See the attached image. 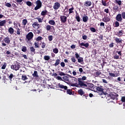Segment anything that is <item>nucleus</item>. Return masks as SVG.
Instances as JSON below:
<instances>
[{
	"label": "nucleus",
	"mask_w": 125,
	"mask_h": 125,
	"mask_svg": "<svg viewBox=\"0 0 125 125\" xmlns=\"http://www.w3.org/2000/svg\"><path fill=\"white\" fill-rule=\"evenodd\" d=\"M116 53H118V55L120 56H122V50L121 51H117Z\"/></svg>",
	"instance_id": "obj_61"
},
{
	"label": "nucleus",
	"mask_w": 125,
	"mask_h": 125,
	"mask_svg": "<svg viewBox=\"0 0 125 125\" xmlns=\"http://www.w3.org/2000/svg\"><path fill=\"white\" fill-rule=\"evenodd\" d=\"M53 51L54 53H55L56 54H57L59 51L58 48H56L54 49L53 50Z\"/></svg>",
	"instance_id": "obj_53"
},
{
	"label": "nucleus",
	"mask_w": 125,
	"mask_h": 125,
	"mask_svg": "<svg viewBox=\"0 0 125 125\" xmlns=\"http://www.w3.org/2000/svg\"><path fill=\"white\" fill-rule=\"evenodd\" d=\"M5 5L7 6V7H11L12 6L11 4L9 2L6 3Z\"/></svg>",
	"instance_id": "obj_54"
},
{
	"label": "nucleus",
	"mask_w": 125,
	"mask_h": 125,
	"mask_svg": "<svg viewBox=\"0 0 125 125\" xmlns=\"http://www.w3.org/2000/svg\"><path fill=\"white\" fill-rule=\"evenodd\" d=\"M111 19L108 17H104V18L103 19V21L104 22H105V23H107V22H109Z\"/></svg>",
	"instance_id": "obj_20"
},
{
	"label": "nucleus",
	"mask_w": 125,
	"mask_h": 125,
	"mask_svg": "<svg viewBox=\"0 0 125 125\" xmlns=\"http://www.w3.org/2000/svg\"><path fill=\"white\" fill-rule=\"evenodd\" d=\"M21 80H22V81H26V80H28V77H27L26 75H22Z\"/></svg>",
	"instance_id": "obj_38"
},
{
	"label": "nucleus",
	"mask_w": 125,
	"mask_h": 125,
	"mask_svg": "<svg viewBox=\"0 0 125 125\" xmlns=\"http://www.w3.org/2000/svg\"><path fill=\"white\" fill-rule=\"evenodd\" d=\"M36 6L34 8V10H38L40 9V8H42V1H41V0H37L36 1Z\"/></svg>",
	"instance_id": "obj_6"
},
{
	"label": "nucleus",
	"mask_w": 125,
	"mask_h": 125,
	"mask_svg": "<svg viewBox=\"0 0 125 125\" xmlns=\"http://www.w3.org/2000/svg\"><path fill=\"white\" fill-rule=\"evenodd\" d=\"M112 9L114 12H117V11H119V6L116 5L112 8Z\"/></svg>",
	"instance_id": "obj_25"
},
{
	"label": "nucleus",
	"mask_w": 125,
	"mask_h": 125,
	"mask_svg": "<svg viewBox=\"0 0 125 125\" xmlns=\"http://www.w3.org/2000/svg\"><path fill=\"white\" fill-rule=\"evenodd\" d=\"M6 66H7V64L6 63V62H4L1 69H2V70H5V68H6Z\"/></svg>",
	"instance_id": "obj_41"
},
{
	"label": "nucleus",
	"mask_w": 125,
	"mask_h": 125,
	"mask_svg": "<svg viewBox=\"0 0 125 125\" xmlns=\"http://www.w3.org/2000/svg\"><path fill=\"white\" fill-rule=\"evenodd\" d=\"M101 74H102V73L100 71H96L95 73V75L96 77H99V76H100V75H101Z\"/></svg>",
	"instance_id": "obj_35"
},
{
	"label": "nucleus",
	"mask_w": 125,
	"mask_h": 125,
	"mask_svg": "<svg viewBox=\"0 0 125 125\" xmlns=\"http://www.w3.org/2000/svg\"><path fill=\"white\" fill-rule=\"evenodd\" d=\"M124 34V30H120L117 33V36L119 37V38H121L122 36H123V34Z\"/></svg>",
	"instance_id": "obj_21"
},
{
	"label": "nucleus",
	"mask_w": 125,
	"mask_h": 125,
	"mask_svg": "<svg viewBox=\"0 0 125 125\" xmlns=\"http://www.w3.org/2000/svg\"><path fill=\"white\" fill-rule=\"evenodd\" d=\"M46 13H47V10H45L41 12V15L42 16H45L46 15Z\"/></svg>",
	"instance_id": "obj_31"
},
{
	"label": "nucleus",
	"mask_w": 125,
	"mask_h": 125,
	"mask_svg": "<svg viewBox=\"0 0 125 125\" xmlns=\"http://www.w3.org/2000/svg\"><path fill=\"white\" fill-rule=\"evenodd\" d=\"M71 60L73 63H76V62H77V60H76V57L74 56L71 58Z\"/></svg>",
	"instance_id": "obj_45"
},
{
	"label": "nucleus",
	"mask_w": 125,
	"mask_h": 125,
	"mask_svg": "<svg viewBox=\"0 0 125 125\" xmlns=\"http://www.w3.org/2000/svg\"><path fill=\"white\" fill-rule=\"evenodd\" d=\"M102 3L103 5H104V6H107V3H106V1H105L104 0H102Z\"/></svg>",
	"instance_id": "obj_48"
},
{
	"label": "nucleus",
	"mask_w": 125,
	"mask_h": 125,
	"mask_svg": "<svg viewBox=\"0 0 125 125\" xmlns=\"http://www.w3.org/2000/svg\"><path fill=\"white\" fill-rule=\"evenodd\" d=\"M14 77H15V75H13V74L11 73L10 74V75L9 76V79L10 80V81H12V79H13V78H14Z\"/></svg>",
	"instance_id": "obj_34"
},
{
	"label": "nucleus",
	"mask_w": 125,
	"mask_h": 125,
	"mask_svg": "<svg viewBox=\"0 0 125 125\" xmlns=\"http://www.w3.org/2000/svg\"><path fill=\"white\" fill-rule=\"evenodd\" d=\"M60 18L61 23H66V22H67V17L65 16H61Z\"/></svg>",
	"instance_id": "obj_10"
},
{
	"label": "nucleus",
	"mask_w": 125,
	"mask_h": 125,
	"mask_svg": "<svg viewBox=\"0 0 125 125\" xmlns=\"http://www.w3.org/2000/svg\"><path fill=\"white\" fill-rule=\"evenodd\" d=\"M92 2L90 0H87L84 2V5L86 7L91 6Z\"/></svg>",
	"instance_id": "obj_15"
},
{
	"label": "nucleus",
	"mask_w": 125,
	"mask_h": 125,
	"mask_svg": "<svg viewBox=\"0 0 125 125\" xmlns=\"http://www.w3.org/2000/svg\"><path fill=\"white\" fill-rule=\"evenodd\" d=\"M34 78H39V74H38V71H34V73L32 74Z\"/></svg>",
	"instance_id": "obj_29"
},
{
	"label": "nucleus",
	"mask_w": 125,
	"mask_h": 125,
	"mask_svg": "<svg viewBox=\"0 0 125 125\" xmlns=\"http://www.w3.org/2000/svg\"><path fill=\"white\" fill-rule=\"evenodd\" d=\"M34 45L35 48H40V44H39V42H35Z\"/></svg>",
	"instance_id": "obj_33"
},
{
	"label": "nucleus",
	"mask_w": 125,
	"mask_h": 125,
	"mask_svg": "<svg viewBox=\"0 0 125 125\" xmlns=\"http://www.w3.org/2000/svg\"><path fill=\"white\" fill-rule=\"evenodd\" d=\"M3 41L5 43L9 44L10 43V38L7 36L3 39Z\"/></svg>",
	"instance_id": "obj_16"
},
{
	"label": "nucleus",
	"mask_w": 125,
	"mask_h": 125,
	"mask_svg": "<svg viewBox=\"0 0 125 125\" xmlns=\"http://www.w3.org/2000/svg\"><path fill=\"white\" fill-rule=\"evenodd\" d=\"M56 79H57V80H58V81H62V78L60 76H57L56 77Z\"/></svg>",
	"instance_id": "obj_63"
},
{
	"label": "nucleus",
	"mask_w": 125,
	"mask_h": 125,
	"mask_svg": "<svg viewBox=\"0 0 125 125\" xmlns=\"http://www.w3.org/2000/svg\"><path fill=\"white\" fill-rule=\"evenodd\" d=\"M36 19L38 20L39 23H42V20H43V18H42V19H41V18H36Z\"/></svg>",
	"instance_id": "obj_50"
},
{
	"label": "nucleus",
	"mask_w": 125,
	"mask_h": 125,
	"mask_svg": "<svg viewBox=\"0 0 125 125\" xmlns=\"http://www.w3.org/2000/svg\"><path fill=\"white\" fill-rule=\"evenodd\" d=\"M63 80L64 81H69V78L67 76H63L62 77Z\"/></svg>",
	"instance_id": "obj_59"
},
{
	"label": "nucleus",
	"mask_w": 125,
	"mask_h": 125,
	"mask_svg": "<svg viewBox=\"0 0 125 125\" xmlns=\"http://www.w3.org/2000/svg\"><path fill=\"white\" fill-rule=\"evenodd\" d=\"M120 26V23L119 21H116L115 23V27H118Z\"/></svg>",
	"instance_id": "obj_57"
},
{
	"label": "nucleus",
	"mask_w": 125,
	"mask_h": 125,
	"mask_svg": "<svg viewBox=\"0 0 125 125\" xmlns=\"http://www.w3.org/2000/svg\"><path fill=\"white\" fill-rule=\"evenodd\" d=\"M75 57L77 59H79V58H80V55H79V53H78L77 52H75Z\"/></svg>",
	"instance_id": "obj_55"
},
{
	"label": "nucleus",
	"mask_w": 125,
	"mask_h": 125,
	"mask_svg": "<svg viewBox=\"0 0 125 125\" xmlns=\"http://www.w3.org/2000/svg\"><path fill=\"white\" fill-rule=\"evenodd\" d=\"M61 6V5L60 4V3L58 2H56L55 3H54L53 8H54L55 10H57V9H59V8H60Z\"/></svg>",
	"instance_id": "obj_9"
},
{
	"label": "nucleus",
	"mask_w": 125,
	"mask_h": 125,
	"mask_svg": "<svg viewBox=\"0 0 125 125\" xmlns=\"http://www.w3.org/2000/svg\"><path fill=\"white\" fill-rule=\"evenodd\" d=\"M11 69L15 70V71H18L20 69V64L18 62L15 63L11 66Z\"/></svg>",
	"instance_id": "obj_7"
},
{
	"label": "nucleus",
	"mask_w": 125,
	"mask_h": 125,
	"mask_svg": "<svg viewBox=\"0 0 125 125\" xmlns=\"http://www.w3.org/2000/svg\"><path fill=\"white\" fill-rule=\"evenodd\" d=\"M32 27L34 29H39L40 28V24L38 22L35 21L33 24H32Z\"/></svg>",
	"instance_id": "obj_14"
},
{
	"label": "nucleus",
	"mask_w": 125,
	"mask_h": 125,
	"mask_svg": "<svg viewBox=\"0 0 125 125\" xmlns=\"http://www.w3.org/2000/svg\"><path fill=\"white\" fill-rule=\"evenodd\" d=\"M33 38H34V34L33 32H30L28 33L26 35L25 37V41L27 43H30V42H32L33 41Z\"/></svg>",
	"instance_id": "obj_4"
},
{
	"label": "nucleus",
	"mask_w": 125,
	"mask_h": 125,
	"mask_svg": "<svg viewBox=\"0 0 125 125\" xmlns=\"http://www.w3.org/2000/svg\"><path fill=\"white\" fill-rule=\"evenodd\" d=\"M27 23H28V21L27 19H23L22 21V26H24V27L26 26V25H27Z\"/></svg>",
	"instance_id": "obj_27"
},
{
	"label": "nucleus",
	"mask_w": 125,
	"mask_h": 125,
	"mask_svg": "<svg viewBox=\"0 0 125 125\" xmlns=\"http://www.w3.org/2000/svg\"><path fill=\"white\" fill-rule=\"evenodd\" d=\"M44 59L46 61H48V60H49V59H50V57H49V56L45 55L44 56Z\"/></svg>",
	"instance_id": "obj_43"
},
{
	"label": "nucleus",
	"mask_w": 125,
	"mask_h": 125,
	"mask_svg": "<svg viewBox=\"0 0 125 125\" xmlns=\"http://www.w3.org/2000/svg\"><path fill=\"white\" fill-rule=\"evenodd\" d=\"M109 75L110 76V77H114L115 78L117 77H119V76H120V73H111V72H109Z\"/></svg>",
	"instance_id": "obj_17"
},
{
	"label": "nucleus",
	"mask_w": 125,
	"mask_h": 125,
	"mask_svg": "<svg viewBox=\"0 0 125 125\" xmlns=\"http://www.w3.org/2000/svg\"><path fill=\"white\" fill-rule=\"evenodd\" d=\"M113 58H114V59H116V60L120 59V56L119 55L116 54L115 55H114L113 56Z\"/></svg>",
	"instance_id": "obj_52"
},
{
	"label": "nucleus",
	"mask_w": 125,
	"mask_h": 125,
	"mask_svg": "<svg viewBox=\"0 0 125 125\" xmlns=\"http://www.w3.org/2000/svg\"><path fill=\"white\" fill-rule=\"evenodd\" d=\"M81 87L91 90V89H93L94 88V84L86 83L83 86V87Z\"/></svg>",
	"instance_id": "obj_5"
},
{
	"label": "nucleus",
	"mask_w": 125,
	"mask_h": 125,
	"mask_svg": "<svg viewBox=\"0 0 125 125\" xmlns=\"http://www.w3.org/2000/svg\"><path fill=\"white\" fill-rule=\"evenodd\" d=\"M121 101H122V102H125V96L122 97Z\"/></svg>",
	"instance_id": "obj_64"
},
{
	"label": "nucleus",
	"mask_w": 125,
	"mask_h": 125,
	"mask_svg": "<svg viewBox=\"0 0 125 125\" xmlns=\"http://www.w3.org/2000/svg\"><path fill=\"white\" fill-rule=\"evenodd\" d=\"M48 23L50 25H52L53 26H54V25H55V21H54V20L49 21Z\"/></svg>",
	"instance_id": "obj_30"
},
{
	"label": "nucleus",
	"mask_w": 125,
	"mask_h": 125,
	"mask_svg": "<svg viewBox=\"0 0 125 125\" xmlns=\"http://www.w3.org/2000/svg\"><path fill=\"white\" fill-rule=\"evenodd\" d=\"M111 25H108V27H106V30L108 31V32L111 31Z\"/></svg>",
	"instance_id": "obj_62"
},
{
	"label": "nucleus",
	"mask_w": 125,
	"mask_h": 125,
	"mask_svg": "<svg viewBox=\"0 0 125 125\" xmlns=\"http://www.w3.org/2000/svg\"><path fill=\"white\" fill-rule=\"evenodd\" d=\"M48 39L49 42H52V40H53V36L52 35H50L48 37Z\"/></svg>",
	"instance_id": "obj_46"
},
{
	"label": "nucleus",
	"mask_w": 125,
	"mask_h": 125,
	"mask_svg": "<svg viewBox=\"0 0 125 125\" xmlns=\"http://www.w3.org/2000/svg\"><path fill=\"white\" fill-rule=\"evenodd\" d=\"M17 35H20L21 34V31H20V28L17 29Z\"/></svg>",
	"instance_id": "obj_56"
},
{
	"label": "nucleus",
	"mask_w": 125,
	"mask_h": 125,
	"mask_svg": "<svg viewBox=\"0 0 125 125\" xmlns=\"http://www.w3.org/2000/svg\"><path fill=\"white\" fill-rule=\"evenodd\" d=\"M8 31L10 35H13V34H14V29H13L12 27H10Z\"/></svg>",
	"instance_id": "obj_22"
},
{
	"label": "nucleus",
	"mask_w": 125,
	"mask_h": 125,
	"mask_svg": "<svg viewBox=\"0 0 125 125\" xmlns=\"http://www.w3.org/2000/svg\"><path fill=\"white\" fill-rule=\"evenodd\" d=\"M115 3H117L120 6V5H122V1L121 0H115Z\"/></svg>",
	"instance_id": "obj_37"
},
{
	"label": "nucleus",
	"mask_w": 125,
	"mask_h": 125,
	"mask_svg": "<svg viewBox=\"0 0 125 125\" xmlns=\"http://www.w3.org/2000/svg\"><path fill=\"white\" fill-rule=\"evenodd\" d=\"M79 44L81 47H82V48H84L82 46H85L86 48H87L88 46H89V44L88 43H84L83 42L81 43L80 42H79Z\"/></svg>",
	"instance_id": "obj_12"
},
{
	"label": "nucleus",
	"mask_w": 125,
	"mask_h": 125,
	"mask_svg": "<svg viewBox=\"0 0 125 125\" xmlns=\"http://www.w3.org/2000/svg\"><path fill=\"white\" fill-rule=\"evenodd\" d=\"M79 72H77V74H85V72H83V68H80L79 69Z\"/></svg>",
	"instance_id": "obj_36"
},
{
	"label": "nucleus",
	"mask_w": 125,
	"mask_h": 125,
	"mask_svg": "<svg viewBox=\"0 0 125 125\" xmlns=\"http://www.w3.org/2000/svg\"><path fill=\"white\" fill-rule=\"evenodd\" d=\"M30 50L32 53H34V54H36V49H35L33 46L30 47Z\"/></svg>",
	"instance_id": "obj_28"
},
{
	"label": "nucleus",
	"mask_w": 125,
	"mask_h": 125,
	"mask_svg": "<svg viewBox=\"0 0 125 125\" xmlns=\"http://www.w3.org/2000/svg\"><path fill=\"white\" fill-rule=\"evenodd\" d=\"M51 27L52 28H54L53 26H51V25H48L46 26V29L47 31H50V29H51Z\"/></svg>",
	"instance_id": "obj_42"
},
{
	"label": "nucleus",
	"mask_w": 125,
	"mask_h": 125,
	"mask_svg": "<svg viewBox=\"0 0 125 125\" xmlns=\"http://www.w3.org/2000/svg\"><path fill=\"white\" fill-rule=\"evenodd\" d=\"M6 23V20H3L0 21V27H3Z\"/></svg>",
	"instance_id": "obj_24"
},
{
	"label": "nucleus",
	"mask_w": 125,
	"mask_h": 125,
	"mask_svg": "<svg viewBox=\"0 0 125 125\" xmlns=\"http://www.w3.org/2000/svg\"><path fill=\"white\" fill-rule=\"evenodd\" d=\"M114 41H115V42L116 43H119V44H121L122 43H123V42H124V41L123 40V39H121V38H119L118 37H116L114 39Z\"/></svg>",
	"instance_id": "obj_11"
},
{
	"label": "nucleus",
	"mask_w": 125,
	"mask_h": 125,
	"mask_svg": "<svg viewBox=\"0 0 125 125\" xmlns=\"http://www.w3.org/2000/svg\"><path fill=\"white\" fill-rule=\"evenodd\" d=\"M83 21L84 23H86L87 21H88V17L87 16H85L83 17Z\"/></svg>",
	"instance_id": "obj_23"
},
{
	"label": "nucleus",
	"mask_w": 125,
	"mask_h": 125,
	"mask_svg": "<svg viewBox=\"0 0 125 125\" xmlns=\"http://www.w3.org/2000/svg\"><path fill=\"white\" fill-rule=\"evenodd\" d=\"M58 87L59 88H61L62 89H64V90H66V93L67 94H69V95H72L73 94V92H72V90L71 89H68V87L67 86H65L63 84H61L59 83L58 85Z\"/></svg>",
	"instance_id": "obj_2"
},
{
	"label": "nucleus",
	"mask_w": 125,
	"mask_h": 125,
	"mask_svg": "<svg viewBox=\"0 0 125 125\" xmlns=\"http://www.w3.org/2000/svg\"><path fill=\"white\" fill-rule=\"evenodd\" d=\"M59 64H60V59H57L56 60V62L55 63L54 65V66H55V67L58 66V65H59Z\"/></svg>",
	"instance_id": "obj_26"
},
{
	"label": "nucleus",
	"mask_w": 125,
	"mask_h": 125,
	"mask_svg": "<svg viewBox=\"0 0 125 125\" xmlns=\"http://www.w3.org/2000/svg\"><path fill=\"white\" fill-rule=\"evenodd\" d=\"M86 76H83L82 78H78L77 81L78 83H79V86L80 87H83V86L84 85L85 83H86L85 82L83 81H86Z\"/></svg>",
	"instance_id": "obj_3"
},
{
	"label": "nucleus",
	"mask_w": 125,
	"mask_h": 125,
	"mask_svg": "<svg viewBox=\"0 0 125 125\" xmlns=\"http://www.w3.org/2000/svg\"><path fill=\"white\" fill-rule=\"evenodd\" d=\"M26 3L28 6H32V2L30 1H27L26 2Z\"/></svg>",
	"instance_id": "obj_51"
},
{
	"label": "nucleus",
	"mask_w": 125,
	"mask_h": 125,
	"mask_svg": "<svg viewBox=\"0 0 125 125\" xmlns=\"http://www.w3.org/2000/svg\"><path fill=\"white\" fill-rule=\"evenodd\" d=\"M95 88L99 95H104V97H105L107 92H104V88H103V86H102V85H100L99 86H96L95 87Z\"/></svg>",
	"instance_id": "obj_1"
},
{
	"label": "nucleus",
	"mask_w": 125,
	"mask_h": 125,
	"mask_svg": "<svg viewBox=\"0 0 125 125\" xmlns=\"http://www.w3.org/2000/svg\"><path fill=\"white\" fill-rule=\"evenodd\" d=\"M21 51L26 52L27 51V47H26V46H22L21 48Z\"/></svg>",
	"instance_id": "obj_39"
},
{
	"label": "nucleus",
	"mask_w": 125,
	"mask_h": 125,
	"mask_svg": "<svg viewBox=\"0 0 125 125\" xmlns=\"http://www.w3.org/2000/svg\"><path fill=\"white\" fill-rule=\"evenodd\" d=\"M108 96L112 100H115V99H117L118 95L116 93L111 92L108 95Z\"/></svg>",
	"instance_id": "obj_8"
},
{
	"label": "nucleus",
	"mask_w": 125,
	"mask_h": 125,
	"mask_svg": "<svg viewBox=\"0 0 125 125\" xmlns=\"http://www.w3.org/2000/svg\"><path fill=\"white\" fill-rule=\"evenodd\" d=\"M121 16L123 19H125V12H122Z\"/></svg>",
	"instance_id": "obj_58"
},
{
	"label": "nucleus",
	"mask_w": 125,
	"mask_h": 125,
	"mask_svg": "<svg viewBox=\"0 0 125 125\" xmlns=\"http://www.w3.org/2000/svg\"><path fill=\"white\" fill-rule=\"evenodd\" d=\"M116 19L117 21H118V22H122L123 21V17L122 16L121 14H118L116 17Z\"/></svg>",
	"instance_id": "obj_13"
},
{
	"label": "nucleus",
	"mask_w": 125,
	"mask_h": 125,
	"mask_svg": "<svg viewBox=\"0 0 125 125\" xmlns=\"http://www.w3.org/2000/svg\"><path fill=\"white\" fill-rule=\"evenodd\" d=\"M78 94H79V95L83 96V95L84 94V92L83 91V89H80L78 90Z\"/></svg>",
	"instance_id": "obj_18"
},
{
	"label": "nucleus",
	"mask_w": 125,
	"mask_h": 125,
	"mask_svg": "<svg viewBox=\"0 0 125 125\" xmlns=\"http://www.w3.org/2000/svg\"><path fill=\"white\" fill-rule=\"evenodd\" d=\"M74 7H72L71 8H69L68 9L69 14H72V13H74Z\"/></svg>",
	"instance_id": "obj_32"
},
{
	"label": "nucleus",
	"mask_w": 125,
	"mask_h": 125,
	"mask_svg": "<svg viewBox=\"0 0 125 125\" xmlns=\"http://www.w3.org/2000/svg\"><path fill=\"white\" fill-rule=\"evenodd\" d=\"M60 76H65L66 74L64 73V72L62 71H60L59 72Z\"/></svg>",
	"instance_id": "obj_60"
},
{
	"label": "nucleus",
	"mask_w": 125,
	"mask_h": 125,
	"mask_svg": "<svg viewBox=\"0 0 125 125\" xmlns=\"http://www.w3.org/2000/svg\"><path fill=\"white\" fill-rule=\"evenodd\" d=\"M77 59H78V62L79 63H82V62L83 61V57H80Z\"/></svg>",
	"instance_id": "obj_44"
},
{
	"label": "nucleus",
	"mask_w": 125,
	"mask_h": 125,
	"mask_svg": "<svg viewBox=\"0 0 125 125\" xmlns=\"http://www.w3.org/2000/svg\"><path fill=\"white\" fill-rule=\"evenodd\" d=\"M90 30L93 33H95V32H96V29L94 27H90Z\"/></svg>",
	"instance_id": "obj_49"
},
{
	"label": "nucleus",
	"mask_w": 125,
	"mask_h": 125,
	"mask_svg": "<svg viewBox=\"0 0 125 125\" xmlns=\"http://www.w3.org/2000/svg\"><path fill=\"white\" fill-rule=\"evenodd\" d=\"M42 48H45V46H46V43H44V42H42L41 44Z\"/></svg>",
	"instance_id": "obj_40"
},
{
	"label": "nucleus",
	"mask_w": 125,
	"mask_h": 125,
	"mask_svg": "<svg viewBox=\"0 0 125 125\" xmlns=\"http://www.w3.org/2000/svg\"><path fill=\"white\" fill-rule=\"evenodd\" d=\"M42 36H39L36 39V41L40 42V41H42Z\"/></svg>",
	"instance_id": "obj_47"
},
{
	"label": "nucleus",
	"mask_w": 125,
	"mask_h": 125,
	"mask_svg": "<svg viewBox=\"0 0 125 125\" xmlns=\"http://www.w3.org/2000/svg\"><path fill=\"white\" fill-rule=\"evenodd\" d=\"M76 13L75 19L77 20V22H81V18L80 17L79 13H77V12H76Z\"/></svg>",
	"instance_id": "obj_19"
}]
</instances>
